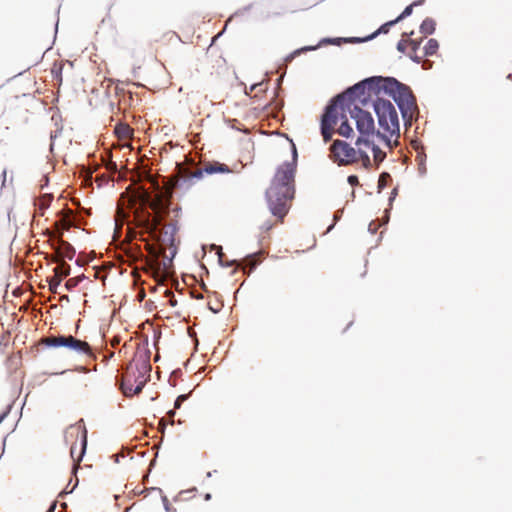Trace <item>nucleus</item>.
<instances>
[{
	"mask_svg": "<svg viewBox=\"0 0 512 512\" xmlns=\"http://www.w3.org/2000/svg\"><path fill=\"white\" fill-rule=\"evenodd\" d=\"M188 397H189V395H188V394H181V395H179V396L176 398L175 402H174V408H175V409H179V408L181 407L182 403H183L184 401H186V400L188 399Z\"/></svg>",
	"mask_w": 512,
	"mask_h": 512,
	"instance_id": "obj_34",
	"label": "nucleus"
},
{
	"mask_svg": "<svg viewBox=\"0 0 512 512\" xmlns=\"http://www.w3.org/2000/svg\"><path fill=\"white\" fill-rule=\"evenodd\" d=\"M169 302H170V305H171V306H176L177 301H176V299H175L174 295H172V297L170 298Z\"/></svg>",
	"mask_w": 512,
	"mask_h": 512,
	"instance_id": "obj_51",
	"label": "nucleus"
},
{
	"mask_svg": "<svg viewBox=\"0 0 512 512\" xmlns=\"http://www.w3.org/2000/svg\"><path fill=\"white\" fill-rule=\"evenodd\" d=\"M65 441L72 442L70 455L74 462H81L87 447V430L79 425H71L65 431Z\"/></svg>",
	"mask_w": 512,
	"mask_h": 512,
	"instance_id": "obj_8",
	"label": "nucleus"
},
{
	"mask_svg": "<svg viewBox=\"0 0 512 512\" xmlns=\"http://www.w3.org/2000/svg\"><path fill=\"white\" fill-rule=\"evenodd\" d=\"M10 413V406L7 407V409L0 414V424L5 420V418L8 416V414Z\"/></svg>",
	"mask_w": 512,
	"mask_h": 512,
	"instance_id": "obj_41",
	"label": "nucleus"
},
{
	"mask_svg": "<svg viewBox=\"0 0 512 512\" xmlns=\"http://www.w3.org/2000/svg\"><path fill=\"white\" fill-rule=\"evenodd\" d=\"M259 84H253L250 88L251 91H253Z\"/></svg>",
	"mask_w": 512,
	"mask_h": 512,
	"instance_id": "obj_59",
	"label": "nucleus"
},
{
	"mask_svg": "<svg viewBox=\"0 0 512 512\" xmlns=\"http://www.w3.org/2000/svg\"><path fill=\"white\" fill-rule=\"evenodd\" d=\"M397 195V188H394L391 192V196L389 198V205H392V202L394 201L395 197Z\"/></svg>",
	"mask_w": 512,
	"mask_h": 512,
	"instance_id": "obj_43",
	"label": "nucleus"
},
{
	"mask_svg": "<svg viewBox=\"0 0 512 512\" xmlns=\"http://www.w3.org/2000/svg\"><path fill=\"white\" fill-rule=\"evenodd\" d=\"M116 131L120 137H128L130 135V128L126 125L117 127Z\"/></svg>",
	"mask_w": 512,
	"mask_h": 512,
	"instance_id": "obj_33",
	"label": "nucleus"
},
{
	"mask_svg": "<svg viewBox=\"0 0 512 512\" xmlns=\"http://www.w3.org/2000/svg\"><path fill=\"white\" fill-rule=\"evenodd\" d=\"M205 173L204 168L198 169L194 173H192L189 177L183 178V182H192L193 180H199L202 178L203 174Z\"/></svg>",
	"mask_w": 512,
	"mask_h": 512,
	"instance_id": "obj_29",
	"label": "nucleus"
},
{
	"mask_svg": "<svg viewBox=\"0 0 512 512\" xmlns=\"http://www.w3.org/2000/svg\"><path fill=\"white\" fill-rule=\"evenodd\" d=\"M175 414H176V413H175V410H169V411L167 412V416H168V418H169L170 420H172V419L174 418Z\"/></svg>",
	"mask_w": 512,
	"mask_h": 512,
	"instance_id": "obj_47",
	"label": "nucleus"
},
{
	"mask_svg": "<svg viewBox=\"0 0 512 512\" xmlns=\"http://www.w3.org/2000/svg\"><path fill=\"white\" fill-rule=\"evenodd\" d=\"M355 144L356 146L364 145L371 150L373 154V162L377 168L386 158V152L383 151L377 144H375L374 141L369 140L367 137L359 136Z\"/></svg>",
	"mask_w": 512,
	"mask_h": 512,
	"instance_id": "obj_13",
	"label": "nucleus"
},
{
	"mask_svg": "<svg viewBox=\"0 0 512 512\" xmlns=\"http://www.w3.org/2000/svg\"><path fill=\"white\" fill-rule=\"evenodd\" d=\"M320 132H321V135H322L325 143H327L328 141H330L332 139V134H333L332 128L320 127Z\"/></svg>",
	"mask_w": 512,
	"mask_h": 512,
	"instance_id": "obj_31",
	"label": "nucleus"
},
{
	"mask_svg": "<svg viewBox=\"0 0 512 512\" xmlns=\"http://www.w3.org/2000/svg\"><path fill=\"white\" fill-rule=\"evenodd\" d=\"M397 50H398L399 52L404 53V52H405V50H406V42H405V41H403V40H400V41L397 43Z\"/></svg>",
	"mask_w": 512,
	"mask_h": 512,
	"instance_id": "obj_38",
	"label": "nucleus"
},
{
	"mask_svg": "<svg viewBox=\"0 0 512 512\" xmlns=\"http://www.w3.org/2000/svg\"><path fill=\"white\" fill-rule=\"evenodd\" d=\"M62 299H63V300H67V301L69 300V298H68V296H67V295L63 296V297H62Z\"/></svg>",
	"mask_w": 512,
	"mask_h": 512,
	"instance_id": "obj_60",
	"label": "nucleus"
},
{
	"mask_svg": "<svg viewBox=\"0 0 512 512\" xmlns=\"http://www.w3.org/2000/svg\"><path fill=\"white\" fill-rule=\"evenodd\" d=\"M271 228H272V224H270L268 222L262 225V229L265 231H269Z\"/></svg>",
	"mask_w": 512,
	"mask_h": 512,
	"instance_id": "obj_46",
	"label": "nucleus"
},
{
	"mask_svg": "<svg viewBox=\"0 0 512 512\" xmlns=\"http://www.w3.org/2000/svg\"><path fill=\"white\" fill-rule=\"evenodd\" d=\"M79 279V283L82 281V279L84 278V276H80V277H77Z\"/></svg>",
	"mask_w": 512,
	"mask_h": 512,
	"instance_id": "obj_62",
	"label": "nucleus"
},
{
	"mask_svg": "<svg viewBox=\"0 0 512 512\" xmlns=\"http://www.w3.org/2000/svg\"><path fill=\"white\" fill-rule=\"evenodd\" d=\"M133 213L134 237L145 242V248L154 258L163 257L164 268L172 263L177 250L175 234L178 231L177 221L164 224L170 216V202L161 194L151 197L143 191L133 196L121 195L117 215L115 234L121 233L124 223L130 225V216ZM129 230L132 228L129 226ZM132 234V231H130Z\"/></svg>",
	"mask_w": 512,
	"mask_h": 512,
	"instance_id": "obj_2",
	"label": "nucleus"
},
{
	"mask_svg": "<svg viewBox=\"0 0 512 512\" xmlns=\"http://www.w3.org/2000/svg\"><path fill=\"white\" fill-rule=\"evenodd\" d=\"M6 174H7V171H6V169H4V170H3V172H2V177H3L2 185H4V184H5V181H6Z\"/></svg>",
	"mask_w": 512,
	"mask_h": 512,
	"instance_id": "obj_53",
	"label": "nucleus"
},
{
	"mask_svg": "<svg viewBox=\"0 0 512 512\" xmlns=\"http://www.w3.org/2000/svg\"><path fill=\"white\" fill-rule=\"evenodd\" d=\"M151 365L148 355H142L129 363L123 373L120 389L126 396L138 394L150 377Z\"/></svg>",
	"mask_w": 512,
	"mask_h": 512,
	"instance_id": "obj_6",
	"label": "nucleus"
},
{
	"mask_svg": "<svg viewBox=\"0 0 512 512\" xmlns=\"http://www.w3.org/2000/svg\"><path fill=\"white\" fill-rule=\"evenodd\" d=\"M178 211H179V209H178V208H176V209H174V210H173V212H175V213H176V215L178 214Z\"/></svg>",
	"mask_w": 512,
	"mask_h": 512,
	"instance_id": "obj_64",
	"label": "nucleus"
},
{
	"mask_svg": "<svg viewBox=\"0 0 512 512\" xmlns=\"http://www.w3.org/2000/svg\"><path fill=\"white\" fill-rule=\"evenodd\" d=\"M162 502H163L164 509H165V511H166V512H176V510H175V509H173V508L170 506L169 501H168V499H167V497H166V496H163V497H162Z\"/></svg>",
	"mask_w": 512,
	"mask_h": 512,
	"instance_id": "obj_36",
	"label": "nucleus"
},
{
	"mask_svg": "<svg viewBox=\"0 0 512 512\" xmlns=\"http://www.w3.org/2000/svg\"><path fill=\"white\" fill-rule=\"evenodd\" d=\"M347 111L351 118L355 120L356 129L360 136L368 138L376 134L374 119L370 112L362 109L359 105H354L353 108Z\"/></svg>",
	"mask_w": 512,
	"mask_h": 512,
	"instance_id": "obj_11",
	"label": "nucleus"
},
{
	"mask_svg": "<svg viewBox=\"0 0 512 512\" xmlns=\"http://www.w3.org/2000/svg\"><path fill=\"white\" fill-rule=\"evenodd\" d=\"M419 171L421 174H424L426 171V167L423 163L420 164Z\"/></svg>",
	"mask_w": 512,
	"mask_h": 512,
	"instance_id": "obj_52",
	"label": "nucleus"
},
{
	"mask_svg": "<svg viewBox=\"0 0 512 512\" xmlns=\"http://www.w3.org/2000/svg\"><path fill=\"white\" fill-rule=\"evenodd\" d=\"M256 257H257V254L253 253V254H249L245 259L246 263L251 266L250 271H252L258 264L257 262H253Z\"/></svg>",
	"mask_w": 512,
	"mask_h": 512,
	"instance_id": "obj_35",
	"label": "nucleus"
},
{
	"mask_svg": "<svg viewBox=\"0 0 512 512\" xmlns=\"http://www.w3.org/2000/svg\"><path fill=\"white\" fill-rule=\"evenodd\" d=\"M297 159V149L292 143V161L285 162L277 168L270 187L265 193L270 212L281 220L288 213L289 202L294 198Z\"/></svg>",
	"mask_w": 512,
	"mask_h": 512,
	"instance_id": "obj_3",
	"label": "nucleus"
},
{
	"mask_svg": "<svg viewBox=\"0 0 512 512\" xmlns=\"http://www.w3.org/2000/svg\"><path fill=\"white\" fill-rule=\"evenodd\" d=\"M396 23L395 20L388 21L384 24H382L376 31H374L372 34L361 38L360 37V43L368 42L376 38L380 34H386L389 32L390 28L394 26Z\"/></svg>",
	"mask_w": 512,
	"mask_h": 512,
	"instance_id": "obj_17",
	"label": "nucleus"
},
{
	"mask_svg": "<svg viewBox=\"0 0 512 512\" xmlns=\"http://www.w3.org/2000/svg\"><path fill=\"white\" fill-rule=\"evenodd\" d=\"M212 249L216 251V254L218 255L219 264L222 267H230V266H233L237 262L236 260L224 261L223 260L224 254L222 252V247L221 246H217V245L213 244L212 245Z\"/></svg>",
	"mask_w": 512,
	"mask_h": 512,
	"instance_id": "obj_26",
	"label": "nucleus"
},
{
	"mask_svg": "<svg viewBox=\"0 0 512 512\" xmlns=\"http://www.w3.org/2000/svg\"><path fill=\"white\" fill-rule=\"evenodd\" d=\"M376 230H377V227H374V224H373V223H370V224H369V231H370L371 233H375V232H376Z\"/></svg>",
	"mask_w": 512,
	"mask_h": 512,
	"instance_id": "obj_50",
	"label": "nucleus"
},
{
	"mask_svg": "<svg viewBox=\"0 0 512 512\" xmlns=\"http://www.w3.org/2000/svg\"><path fill=\"white\" fill-rule=\"evenodd\" d=\"M339 108V102L336 101V96L333 97L327 106L325 107L324 113L321 116V123L320 127H327L334 129V126L337 124L338 121V110Z\"/></svg>",
	"mask_w": 512,
	"mask_h": 512,
	"instance_id": "obj_12",
	"label": "nucleus"
},
{
	"mask_svg": "<svg viewBox=\"0 0 512 512\" xmlns=\"http://www.w3.org/2000/svg\"><path fill=\"white\" fill-rule=\"evenodd\" d=\"M333 227H334V223H333V224H331V225L327 228V230H326L325 234H326V233H329V232L333 229Z\"/></svg>",
	"mask_w": 512,
	"mask_h": 512,
	"instance_id": "obj_57",
	"label": "nucleus"
},
{
	"mask_svg": "<svg viewBox=\"0 0 512 512\" xmlns=\"http://www.w3.org/2000/svg\"><path fill=\"white\" fill-rule=\"evenodd\" d=\"M383 76H371L365 78L353 86L347 88L343 93L336 95L339 102V109L344 113L353 108L356 100L366 93H374L375 98L382 92Z\"/></svg>",
	"mask_w": 512,
	"mask_h": 512,
	"instance_id": "obj_7",
	"label": "nucleus"
},
{
	"mask_svg": "<svg viewBox=\"0 0 512 512\" xmlns=\"http://www.w3.org/2000/svg\"><path fill=\"white\" fill-rule=\"evenodd\" d=\"M49 183V178L47 175H44L41 180L40 188L44 189Z\"/></svg>",
	"mask_w": 512,
	"mask_h": 512,
	"instance_id": "obj_39",
	"label": "nucleus"
},
{
	"mask_svg": "<svg viewBox=\"0 0 512 512\" xmlns=\"http://www.w3.org/2000/svg\"><path fill=\"white\" fill-rule=\"evenodd\" d=\"M52 200H53L52 194L46 193L40 197L39 203H38V209L40 211V215H43L44 210H46L50 206Z\"/></svg>",
	"mask_w": 512,
	"mask_h": 512,
	"instance_id": "obj_24",
	"label": "nucleus"
},
{
	"mask_svg": "<svg viewBox=\"0 0 512 512\" xmlns=\"http://www.w3.org/2000/svg\"><path fill=\"white\" fill-rule=\"evenodd\" d=\"M409 44L412 46L413 53H415L419 48L420 42H417L415 40H409Z\"/></svg>",
	"mask_w": 512,
	"mask_h": 512,
	"instance_id": "obj_40",
	"label": "nucleus"
},
{
	"mask_svg": "<svg viewBox=\"0 0 512 512\" xmlns=\"http://www.w3.org/2000/svg\"><path fill=\"white\" fill-rule=\"evenodd\" d=\"M340 216H341V211H337L334 214V222H337L340 219Z\"/></svg>",
	"mask_w": 512,
	"mask_h": 512,
	"instance_id": "obj_49",
	"label": "nucleus"
},
{
	"mask_svg": "<svg viewBox=\"0 0 512 512\" xmlns=\"http://www.w3.org/2000/svg\"><path fill=\"white\" fill-rule=\"evenodd\" d=\"M342 43H360V37H336V38H323L316 45L321 47L322 45L331 44V45H341Z\"/></svg>",
	"mask_w": 512,
	"mask_h": 512,
	"instance_id": "obj_15",
	"label": "nucleus"
},
{
	"mask_svg": "<svg viewBox=\"0 0 512 512\" xmlns=\"http://www.w3.org/2000/svg\"><path fill=\"white\" fill-rule=\"evenodd\" d=\"M347 181L351 186H356L359 183L358 177L356 175H349Z\"/></svg>",
	"mask_w": 512,
	"mask_h": 512,
	"instance_id": "obj_37",
	"label": "nucleus"
},
{
	"mask_svg": "<svg viewBox=\"0 0 512 512\" xmlns=\"http://www.w3.org/2000/svg\"><path fill=\"white\" fill-rule=\"evenodd\" d=\"M51 262L57 263V266L54 268V273L56 278H61V280L67 277L71 272V267L67 263L60 261L58 257H52L50 259Z\"/></svg>",
	"mask_w": 512,
	"mask_h": 512,
	"instance_id": "obj_16",
	"label": "nucleus"
},
{
	"mask_svg": "<svg viewBox=\"0 0 512 512\" xmlns=\"http://www.w3.org/2000/svg\"><path fill=\"white\" fill-rule=\"evenodd\" d=\"M205 174H214V173H228L230 172V169L227 165L214 162L211 164H208L204 167Z\"/></svg>",
	"mask_w": 512,
	"mask_h": 512,
	"instance_id": "obj_18",
	"label": "nucleus"
},
{
	"mask_svg": "<svg viewBox=\"0 0 512 512\" xmlns=\"http://www.w3.org/2000/svg\"><path fill=\"white\" fill-rule=\"evenodd\" d=\"M373 97H375L374 93H366L364 96L358 98L356 102H359L362 106H368L370 102L373 104V100H375Z\"/></svg>",
	"mask_w": 512,
	"mask_h": 512,
	"instance_id": "obj_28",
	"label": "nucleus"
},
{
	"mask_svg": "<svg viewBox=\"0 0 512 512\" xmlns=\"http://www.w3.org/2000/svg\"><path fill=\"white\" fill-rule=\"evenodd\" d=\"M419 29L422 34L431 35L435 32L436 22L428 17L422 21Z\"/></svg>",
	"mask_w": 512,
	"mask_h": 512,
	"instance_id": "obj_20",
	"label": "nucleus"
},
{
	"mask_svg": "<svg viewBox=\"0 0 512 512\" xmlns=\"http://www.w3.org/2000/svg\"><path fill=\"white\" fill-rule=\"evenodd\" d=\"M373 110L377 116L379 126L376 136L386 147L392 149L399 144L400 123L398 112L390 100L383 99L379 95L373 100Z\"/></svg>",
	"mask_w": 512,
	"mask_h": 512,
	"instance_id": "obj_4",
	"label": "nucleus"
},
{
	"mask_svg": "<svg viewBox=\"0 0 512 512\" xmlns=\"http://www.w3.org/2000/svg\"><path fill=\"white\" fill-rule=\"evenodd\" d=\"M424 1L425 0H416L412 4L406 6L405 9L402 11V13L396 19H394L396 21V23H398V22L402 21L403 19L407 18L408 16H410L413 12V8L416 6L422 5L424 3Z\"/></svg>",
	"mask_w": 512,
	"mask_h": 512,
	"instance_id": "obj_22",
	"label": "nucleus"
},
{
	"mask_svg": "<svg viewBox=\"0 0 512 512\" xmlns=\"http://www.w3.org/2000/svg\"><path fill=\"white\" fill-rule=\"evenodd\" d=\"M212 476V472H207V477H211Z\"/></svg>",
	"mask_w": 512,
	"mask_h": 512,
	"instance_id": "obj_61",
	"label": "nucleus"
},
{
	"mask_svg": "<svg viewBox=\"0 0 512 512\" xmlns=\"http://www.w3.org/2000/svg\"><path fill=\"white\" fill-rule=\"evenodd\" d=\"M391 179V176L388 172H382L378 179V190L379 192L387 186L388 181Z\"/></svg>",
	"mask_w": 512,
	"mask_h": 512,
	"instance_id": "obj_27",
	"label": "nucleus"
},
{
	"mask_svg": "<svg viewBox=\"0 0 512 512\" xmlns=\"http://www.w3.org/2000/svg\"><path fill=\"white\" fill-rule=\"evenodd\" d=\"M56 507H57V502L54 501V502L51 503L50 507L47 509L46 512H55Z\"/></svg>",
	"mask_w": 512,
	"mask_h": 512,
	"instance_id": "obj_45",
	"label": "nucleus"
},
{
	"mask_svg": "<svg viewBox=\"0 0 512 512\" xmlns=\"http://www.w3.org/2000/svg\"><path fill=\"white\" fill-rule=\"evenodd\" d=\"M341 119H342V122H341L337 132L342 137L349 138L353 134V128L349 124L348 119L344 114L341 115Z\"/></svg>",
	"mask_w": 512,
	"mask_h": 512,
	"instance_id": "obj_19",
	"label": "nucleus"
},
{
	"mask_svg": "<svg viewBox=\"0 0 512 512\" xmlns=\"http://www.w3.org/2000/svg\"><path fill=\"white\" fill-rule=\"evenodd\" d=\"M385 213H386V215L383 219V224H386L389 221V210H386Z\"/></svg>",
	"mask_w": 512,
	"mask_h": 512,
	"instance_id": "obj_48",
	"label": "nucleus"
},
{
	"mask_svg": "<svg viewBox=\"0 0 512 512\" xmlns=\"http://www.w3.org/2000/svg\"><path fill=\"white\" fill-rule=\"evenodd\" d=\"M330 158L339 166H345L358 161L357 151L343 140H334L330 146Z\"/></svg>",
	"mask_w": 512,
	"mask_h": 512,
	"instance_id": "obj_9",
	"label": "nucleus"
},
{
	"mask_svg": "<svg viewBox=\"0 0 512 512\" xmlns=\"http://www.w3.org/2000/svg\"><path fill=\"white\" fill-rule=\"evenodd\" d=\"M252 7V5H248L246 7H244L242 10H238L237 12L234 13V16H238V15H242L244 12L250 10Z\"/></svg>",
	"mask_w": 512,
	"mask_h": 512,
	"instance_id": "obj_42",
	"label": "nucleus"
},
{
	"mask_svg": "<svg viewBox=\"0 0 512 512\" xmlns=\"http://www.w3.org/2000/svg\"><path fill=\"white\" fill-rule=\"evenodd\" d=\"M218 311H219V308H215V309H213V312H214V313H217Z\"/></svg>",
	"mask_w": 512,
	"mask_h": 512,
	"instance_id": "obj_63",
	"label": "nucleus"
},
{
	"mask_svg": "<svg viewBox=\"0 0 512 512\" xmlns=\"http://www.w3.org/2000/svg\"><path fill=\"white\" fill-rule=\"evenodd\" d=\"M61 278H56L55 276L48 280L49 290L53 293L57 291L58 286L61 284Z\"/></svg>",
	"mask_w": 512,
	"mask_h": 512,
	"instance_id": "obj_30",
	"label": "nucleus"
},
{
	"mask_svg": "<svg viewBox=\"0 0 512 512\" xmlns=\"http://www.w3.org/2000/svg\"><path fill=\"white\" fill-rule=\"evenodd\" d=\"M410 58L413 62L419 64L421 62V57L416 55V52L414 54L410 55Z\"/></svg>",
	"mask_w": 512,
	"mask_h": 512,
	"instance_id": "obj_44",
	"label": "nucleus"
},
{
	"mask_svg": "<svg viewBox=\"0 0 512 512\" xmlns=\"http://www.w3.org/2000/svg\"><path fill=\"white\" fill-rule=\"evenodd\" d=\"M52 248L57 253L56 257L67 258L72 260L75 256V248L68 242L62 240L61 238H57L51 243Z\"/></svg>",
	"mask_w": 512,
	"mask_h": 512,
	"instance_id": "obj_14",
	"label": "nucleus"
},
{
	"mask_svg": "<svg viewBox=\"0 0 512 512\" xmlns=\"http://www.w3.org/2000/svg\"><path fill=\"white\" fill-rule=\"evenodd\" d=\"M46 345L49 347H54V348L65 347V348L74 350L80 354H85L90 357H95L91 350L90 345L87 342L79 340V339L73 337L72 335L53 336L48 339Z\"/></svg>",
	"mask_w": 512,
	"mask_h": 512,
	"instance_id": "obj_10",
	"label": "nucleus"
},
{
	"mask_svg": "<svg viewBox=\"0 0 512 512\" xmlns=\"http://www.w3.org/2000/svg\"><path fill=\"white\" fill-rule=\"evenodd\" d=\"M79 285V279L78 278H70L65 283V288L69 291L73 290L75 287Z\"/></svg>",
	"mask_w": 512,
	"mask_h": 512,
	"instance_id": "obj_32",
	"label": "nucleus"
},
{
	"mask_svg": "<svg viewBox=\"0 0 512 512\" xmlns=\"http://www.w3.org/2000/svg\"><path fill=\"white\" fill-rule=\"evenodd\" d=\"M317 49L318 46H304L299 49H296L285 57V63L292 62L297 56L301 55L302 53L315 51Z\"/></svg>",
	"mask_w": 512,
	"mask_h": 512,
	"instance_id": "obj_21",
	"label": "nucleus"
},
{
	"mask_svg": "<svg viewBox=\"0 0 512 512\" xmlns=\"http://www.w3.org/2000/svg\"><path fill=\"white\" fill-rule=\"evenodd\" d=\"M356 151H357L358 160H361L362 166L365 169H370L372 167V161H371L368 153L365 150L361 149L360 147Z\"/></svg>",
	"mask_w": 512,
	"mask_h": 512,
	"instance_id": "obj_25",
	"label": "nucleus"
},
{
	"mask_svg": "<svg viewBox=\"0 0 512 512\" xmlns=\"http://www.w3.org/2000/svg\"><path fill=\"white\" fill-rule=\"evenodd\" d=\"M78 370H79V371H81V372H84V373H87V372H88V369H87L86 367H84V366H80V367L78 368Z\"/></svg>",
	"mask_w": 512,
	"mask_h": 512,
	"instance_id": "obj_55",
	"label": "nucleus"
},
{
	"mask_svg": "<svg viewBox=\"0 0 512 512\" xmlns=\"http://www.w3.org/2000/svg\"><path fill=\"white\" fill-rule=\"evenodd\" d=\"M382 92L390 96L397 104L405 127H410L419 109L411 88L394 77H383Z\"/></svg>",
	"mask_w": 512,
	"mask_h": 512,
	"instance_id": "obj_5",
	"label": "nucleus"
},
{
	"mask_svg": "<svg viewBox=\"0 0 512 512\" xmlns=\"http://www.w3.org/2000/svg\"><path fill=\"white\" fill-rule=\"evenodd\" d=\"M133 213L134 237L145 242V248L154 258L163 257L164 268L172 263L177 250L175 234L178 231L177 221L164 224L170 216V202L161 194L151 197L143 191L133 196L121 195L117 215L115 234L121 233L124 223L130 225V216ZM129 230L132 228L129 226ZM132 234V231H130Z\"/></svg>",
	"mask_w": 512,
	"mask_h": 512,
	"instance_id": "obj_1",
	"label": "nucleus"
},
{
	"mask_svg": "<svg viewBox=\"0 0 512 512\" xmlns=\"http://www.w3.org/2000/svg\"><path fill=\"white\" fill-rule=\"evenodd\" d=\"M135 249H136L137 254L142 256V252H141L140 247L138 245L135 246Z\"/></svg>",
	"mask_w": 512,
	"mask_h": 512,
	"instance_id": "obj_56",
	"label": "nucleus"
},
{
	"mask_svg": "<svg viewBox=\"0 0 512 512\" xmlns=\"http://www.w3.org/2000/svg\"><path fill=\"white\" fill-rule=\"evenodd\" d=\"M439 48V43L436 39H429L424 47V55L425 56H433L436 54Z\"/></svg>",
	"mask_w": 512,
	"mask_h": 512,
	"instance_id": "obj_23",
	"label": "nucleus"
},
{
	"mask_svg": "<svg viewBox=\"0 0 512 512\" xmlns=\"http://www.w3.org/2000/svg\"><path fill=\"white\" fill-rule=\"evenodd\" d=\"M283 74H285V72H284ZM283 77H284V75H282L281 77H279V78L277 79V86H280V85H281V83H282V81H283Z\"/></svg>",
	"mask_w": 512,
	"mask_h": 512,
	"instance_id": "obj_54",
	"label": "nucleus"
},
{
	"mask_svg": "<svg viewBox=\"0 0 512 512\" xmlns=\"http://www.w3.org/2000/svg\"><path fill=\"white\" fill-rule=\"evenodd\" d=\"M210 499H211V494L207 493V494L205 495V500H210Z\"/></svg>",
	"mask_w": 512,
	"mask_h": 512,
	"instance_id": "obj_58",
	"label": "nucleus"
}]
</instances>
